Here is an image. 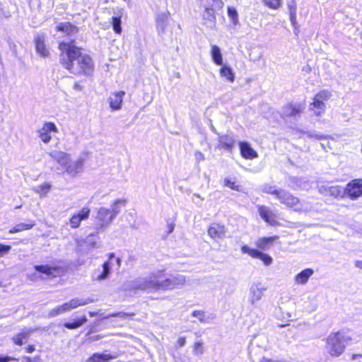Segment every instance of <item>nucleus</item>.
<instances>
[{"label": "nucleus", "instance_id": "1", "mask_svg": "<svg viewBox=\"0 0 362 362\" xmlns=\"http://www.w3.org/2000/svg\"><path fill=\"white\" fill-rule=\"evenodd\" d=\"M59 48L62 52L60 62L62 66L74 74L90 75L93 71L92 59L83 54L81 49L72 43L61 42Z\"/></svg>", "mask_w": 362, "mask_h": 362}, {"label": "nucleus", "instance_id": "2", "mask_svg": "<svg viewBox=\"0 0 362 362\" xmlns=\"http://www.w3.org/2000/svg\"><path fill=\"white\" fill-rule=\"evenodd\" d=\"M262 192L274 196V197L278 199L281 204H284L287 207L294 208L295 210L298 211L301 209L300 207L299 199L284 189L265 185L262 187Z\"/></svg>", "mask_w": 362, "mask_h": 362}, {"label": "nucleus", "instance_id": "3", "mask_svg": "<svg viewBox=\"0 0 362 362\" xmlns=\"http://www.w3.org/2000/svg\"><path fill=\"white\" fill-rule=\"evenodd\" d=\"M156 291L173 290L182 286L186 282L184 275L176 274L165 276L164 270L156 271Z\"/></svg>", "mask_w": 362, "mask_h": 362}, {"label": "nucleus", "instance_id": "4", "mask_svg": "<svg viewBox=\"0 0 362 362\" xmlns=\"http://www.w3.org/2000/svg\"><path fill=\"white\" fill-rule=\"evenodd\" d=\"M351 338L341 332H332L327 338L326 351L334 357L341 355Z\"/></svg>", "mask_w": 362, "mask_h": 362}, {"label": "nucleus", "instance_id": "5", "mask_svg": "<svg viewBox=\"0 0 362 362\" xmlns=\"http://www.w3.org/2000/svg\"><path fill=\"white\" fill-rule=\"evenodd\" d=\"M156 271L146 276H141L128 283L124 286L125 290L129 291H156Z\"/></svg>", "mask_w": 362, "mask_h": 362}, {"label": "nucleus", "instance_id": "6", "mask_svg": "<svg viewBox=\"0 0 362 362\" xmlns=\"http://www.w3.org/2000/svg\"><path fill=\"white\" fill-rule=\"evenodd\" d=\"M305 109V104L300 103H288L285 105L281 111V117L285 120L296 121Z\"/></svg>", "mask_w": 362, "mask_h": 362}, {"label": "nucleus", "instance_id": "7", "mask_svg": "<svg viewBox=\"0 0 362 362\" xmlns=\"http://www.w3.org/2000/svg\"><path fill=\"white\" fill-rule=\"evenodd\" d=\"M88 156V153L87 152H83L75 160H72L70 157L69 163L64 168V172L71 177H76L83 171L84 162Z\"/></svg>", "mask_w": 362, "mask_h": 362}, {"label": "nucleus", "instance_id": "8", "mask_svg": "<svg viewBox=\"0 0 362 362\" xmlns=\"http://www.w3.org/2000/svg\"><path fill=\"white\" fill-rule=\"evenodd\" d=\"M331 97V93L328 90H322L317 93L312 103L310 105V110H313L316 116H320L325 112L326 105L325 102L327 101Z\"/></svg>", "mask_w": 362, "mask_h": 362}, {"label": "nucleus", "instance_id": "9", "mask_svg": "<svg viewBox=\"0 0 362 362\" xmlns=\"http://www.w3.org/2000/svg\"><path fill=\"white\" fill-rule=\"evenodd\" d=\"M59 132L57 127L54 122H46L43 124L42 127L40 128L37 132L38 137L44 144H49L52 139V134L57 133Z\"/></svg>", "mask_w": 362, "mask_h": 362}, {"label": "nucleus", "instance_id": "10", "mask_svg": "<svg viewBox=\"0 0 362 362\" xmlns=\"http://www.w3.org/2000/svg\"><path fill=\"white\" fill-rule=\"evenodd\" d=\"M267 291V287L261 282L252 283L249 289V302L255 306L260 300Z\"/></svg>", "mask_w": 362, "mask_h": 362}, {"label": "nucleus", "instance_id": "11", "mask_svg": "<svg viewBox=\"0 0 362 362\" xmlns=\"http://www.w3.org/2000/svg\"><path fill=\"white\" fill-rule=\"evenodd\" d=\"M345 194L352 200L362 197V179H355L346 185Z\"/></svg>", "mask_w": 362, "mask_h": 362}, {"label": "nucleus", "instance_id": "12", "mask_svg": "<svg viewBox=\"0 0 362 362\" xmlns=\"http://www.w3.org/2000/svg\"><path fill=\"white\" fill-rule=\"evenodd\" d=\"M34 267L37 273H34L29 276L30 279L33 281L42 279V276L38 274L39 273L45 274L47 276H55L60 272V269L59 268L48 265H35Z\"/></svg>", "mask_w": 362, "mask_h": 362}, {"label": "nucleus", "instance_id": "13", "mask_svg": "<svg viewBox=\"0 0 362 362\" xmlns=\"http://www.w3.org/2000/svg\"><path fill=\"white\" fill-rule=\"evenodd\" d=\"M258 212L261 218L272 226L279 225L277 221V214L266 206H257Z\"/></svg>", "mask_w": 362, "mask_h": 362}, {"label": "nucleus", "instance_id": "14", "mask_svg": "<svg viewBox=\"0 0 362 362\" xmlns=\"http://www.w3.org/2000/svg\"><path fill=\"white\" fill-rule=\"evenodd\" d=\"M319 192L325 196L330 195L335 198L343 197L346 194L344 189L339 185H322L319 187Z\"/></svg>", "mask_w": 362, "mask_h": 362}, {"label": "nucleus", "instance_id": "15", "mask_svg": "<svg viewBox=\"0 0 362 362\" xmlns=\"http://www.w3.org/2000/svg\"><path fill=\"white\" fill-rule=\"evenodd\" d=\"M227 230L224 225L213 223L208 228L209 235L214 240L223 239L226 236Z\"/></svg>", "mask_w": 362, "mask_h": 362}, {"label": "nucleus", "instance_id": "16", "mask_svg": "<svg viewBox=\"0 0 362 362\" xmlns=\"http://www.w3.org/2000/svg\"><path fill=\"white\" fill-rule=\"evenodd\" d=\"M90 210L88 207L82 208L78 213L74 214L69 220V224L72 228L79 227L81 222L88 218Z\"/></svg>", "mask_w": 362, "mask_h": 362}, {"label": "nucleus", "instance_id": "17", "mask_svg": "<svg viewBox=\"0 0 362 362\" xmlns=\"http://www.w3.org/2000/svg\"><path fill=\"white\" fill-rule=\"evenodd\" d=\"M48 155L63 168L69 163L70 154L58 150H53L48 153Z\"/></svg>", "mask_w": 362, "mask_h": 362}, {"label": "nucleus", "instance_id": "18", "mask_svg": "<svg viewBox=\"0 0 362 362\" xmlns=\"http://www.w3.org/2000/svg\"><path fill=\"white\" fill-rule=\"evenodd\" d=\"M256 246L259 249H267L279 246V237H264L259 238L256 242Z\"/></svg>", "mask_w": 362, "mask_h": 362}, {"label": "nucleus", "instance_id": "19", "mask_svg": "<svg viewBox=\"0 0 362 362\" xmlns=\"http://www.w3.org/2000/svg\"><path fill=\"white\" fill-rule=\"evenodd\" d=\"M45 35L40 34H37L34 38L36 52L43 57H47L49 54V49L45 44Z\"/></svg>", "mask_w": 362, "mask_h": 362}, {"label": "nucleus", "instance_id": "20", "mask_svg": "<svg viewBox=\"0 0 362 362\" xmlns=\"http://www.w3.org/2000/svg\"><path fill=\"white\" fill-rule=\"evenodd\" d=\"M170 13L168 11L159 13L156 17V29L158 35L164 34L168 25Z\"/></svg>", "mask_w": 362, "mask_h": 362}, {"label": "nucleus", "instance_id": "21", "mask_svg": "<svg viewBox=\"0 0 362 362\" xmlns=\"http://www.w3.org/2000/svg\"><path fill=\"white\" fill-rule=\"evenodd\" d=\"M241 156L246 159H254L258 157L257 153L250 146L247 142L239 143Z\"/></svg>", "mask_w": 362, "mask_h": 362}, {"label": "nucleus", "instance_id": "22", "mask_svg": "<svg viewBox=\"0 0 362 362\" xmlns=\"http://www.w3.org/2000/svg\"><path fill=\"white\" fill-rule=\"evenodd\" d=\"M216 19L214 9L206 8L202 13L204 24L208 28H214L216 25Z\"/></svg>", "mask_w": 362, "mask_h": 362}, {"label": "nucleus", "instance_id": "23", "mask_svg": "<svg viewBox=\"0 0 362 362\" xmlns=\"http://www.w3.org/2000/svg\"><path fill=\"white\" fill-rule=\"evenodd\" d=\"M244 252H248V254L255 258L261 259L265 265H270L272 262V258L269 255L263 252V250H243Z\"/></svg>", "mask_w": 362, "mask_h": 362}, {"label": "nucleus", "instance_id": "24", "mask_svg": "<svg viewBox=\"0 0 362 362\" xmlns=\"http://www.w3.org/2000/svg\"><path fill=\"white\" fill-rule=\"evenodd\" d=\"M110 267L108 262H104L102 270L95 271L92 274V279L94 281H103L107 278L110 274Z\"/></svg>", "mask_w": 362, "mask_h": 362}, {"label": "nucleus", "instance_id": "25", "mask_svg": "<svg viewBox=\"0 0 362 362\" xmlns=\"http://www.w3.org/2000/svg\"><path fill=\"white\" fill-rule=\"evenodd\" d=\"M314 274V271L313 269L308 268L305 269H303L300 272H299L298 274L295 276V281L298 284H305L310 277Z\"/></svg>", "mask_w": 362, "mask_h": 362}, {"label": "nucleus", "instance_id": "26", "mask_svg": "<svg viewBox=\"0 0 362 362\" xmlns=\"http://www.w3.org/2000/svg\"><path fill=\"white\" fill-rule=\"evenodd\" d=\"M94 302V299L92 298H74L68 301L71 310L76 309L81 306L86 305L89 303Z\"/></svg>", "mask_w": 362, "mask_h": 362}, {"label": "nucleus", "instance_id": "27", "mask_svg": "<svg viewBox=\"0 0 362 362\" xmlns=\"http://www.w3.org/2000/svg\"><path fill=\"white\" fill-rule=\"evenodd\" d=\"M57 30L64 33L67 35H71L78 32L77 27L70 23H60L57 25Z\"/></svg>", "mask_w": 362, "mask_h": 362}, {"label": "nucleus", "instance_id": "28", "mask_svg": "<svg viewBox=\"0 0 362 362\" xmlns=\"http://www.w3.org/2000/svg\"><path fill=\"white\" fill-rule=\"evenodd\" d=\"M218 142L221 148L230 151L233 147L235 140L229 135H221L218 138Z\"/></svg>", "mask_w": 362, "mask_h": 362}, {"label": "nucleus", "instance_id": "29", "mask_svg": "<svg viewBox=\"0 0 362 362\" xmlns=\"http://www.w3.org/2000/svg\"><path fill=\"white\" fill-rule=\"evenodd\" d=\"M211 58L213 62L216 65H223V57L222 54L221 52L220 48L216 45H213L211 47Z\"/></svg>", "mask_w": 362, "mask_h": 362}, {"label": "nucleus", "instance_id": "30", "mask_svg": "<svg viewBox=\"0 0 362 362\" xmlns=\"http://www.w3.org/2000/svg\"><path fill=\"white\" fill-rule=\"evenodd\" d=\"M112 358L110 354H94L89 357L86 362H108Z\"/></svg>", "mask_w": 362, "mask_h": 362}, {"label": "nucleus", "instance_id": "31", "mask_svg": "<svg viewBox=\"0 0 362 362\" xmlns=\"http://www.w3.org/2000/svg\"><path fill=\"white\" fill-rule=\"evenodd\" d=\"M35 226V222L28 221L26 223H19L16 225L12 229L9 230L10 233H18L26 230L31 229Z\"/></svg>", "mask_w": 362, "mask_h": 362}, {"label": "nucleus", "instance_id": "32", "mask_svg": "<svg viewBox=\"0 0 362 362\" xmlns=\"http://www.w3.org/2000/svg\"><path fill=\"white\" fill-rule=\"evenodd\" d=\"M220 75L221 77L226 78L230 83H233L235 80V76L232 69L226 65L221 68Z\"/></svg>", "mask_w": 362, "mask_h": 362}, {"label": "nucleus", "instance_id": "33", "mask_svg": "<svg viewBox=\"0 0 362 362\" xmlns=\"http://www.w3.org/2000/svg\"><path fill=\"white\" fill-rule=\"evenodd\" d=\"M191 315L192 317L197 318L202 323H209L213 319V317L206 315L203 310H194Z\"/></svg>", "mask_w": 362, "mask_h": 362}, {"label": "nucleus", "instance_id": "34", "mask_svg": "<svg viewBox=\"0 0 362 362\" xmlns=\"http://www.w3.org/2000/svg\"><path fill=\"white\" fill-rule=\"evenodd\" d=\"M87 321V317L86 316H83L82 317L76 320L74 322H65L64 326L69 329H75L82 326Z\"/></svg>", "mask_w": 362, "mask_h": 362}, {"label": "nucleus", "instance_id": "35", "mask_svg": "<svg viewBox=\"0 0 362 362\" xmlns=\"http://www.w3.org/2000/svg\"><path fill=\"white\" fill-rule=\"evenodd\" d=\"M50 189V185L45 183L33 187V191L41 196H45Z\"/></svg>", "mask_w": 362, "mask_h": 362}, {"label": "nucleus", "instance_id": "36", "mask_svg": "<svg viewBox=\"0 0 362 362\" xmlns=\"http://www.w3.org/2000/svg\"><path fill=\"white\" fill-rule=\"evenodd\" d=\"M123 9H119L117 16H115V33L120 34L122 33L121 27V16L122 14Z\"/></svg>", "mask_w": 362, "mask_h": 362}, {"label": "nucleus", "instance_id": "37", "mask_svg": "<svg viewBox=\"0 0 362 362\" xmlns=\"http://www.w3.org/2000/svg\"><path fill=\"white\" fill-rule=\"evenodd\" d=\"M124 95V91H119L117 93L115 94V110L121 108L122 103V98Z\"/></svg>", "mask_w": 362, "mask_h": 362}, {"label": "nucleus", "instance_id": "38", "mask_svg": "<svg viewBox=\"0 0 362 362\" xmlns=\"http://www.w3.org/2000/svg\"><path fill=\"white\" fill-rule=\"evenodd\" d=\"M98 216L103 219V221H110L112 218V214L105 208H101L98 211Z\"/></svg>", "mask_w": 362, "mask_h": 362}, {"label": "nucleus", "instance_id": "39", "mask_svg": "<svg viewBox=\"0 0 362 362\" xmlns=\"http://www.w3.org/2000/svg\"><path fill=\"white\" fill-rule=\"evenodd\" d=\"M305 134L310 139H318V140L327 139L329 138V136L322 135L315 131L306 132H305Z\"/></svg>", "mask_w": 362, "mask_h": 362}, {"label": "nucleus", "instance_id": "40", "mask_svg": "<svg viewBox=\"0 0 362 362\" xmlns=\"http://www.w3.org/2000/svg\"><path fill=\"white\" fill-rule=\"evenodd\" d=\"M228 15L235 25L238 23V14L234 8L228 7Z\"/></svg>", "mask_w": 362, "mask_h": 362}, {"label": "nucleus", "instance_id": "41", "mask_svg": "<svg viewBox=\"0 0 362 362\" xmlns=\"http://www.w3.org/2000/svg\"><path fill=\"white\" fill-rule=\"evenodd\" d=\"M64 313V312L63 310V308H62V305H60L57 306V307L52 308V310H50L48 313V317H54L58 315H62Z\"/></svg>", "mask_w": 362, "mask_h": 362}, {"label": "nucleus", "instance_id": "42", "mask_svg": "<svg viewBox=\"0 0 362 362\" xmlns=\"http://www.w3.org/2000/svg\"><path fill=\"white\" fill-rule=\"evenodd\" d=\"M264 4L268 7L277 9L280 7L281 0H263Z\"/></svg>", "mask_w": 362, "mask_h": 362}, {"label": "nucleus", "instance_id": "43", "mask_svg": "<svg viewBox=\"0 0 362 362\" xmlns=\"http://www.w3.org/2000/svg\"><path fill=\"white\" fill-rule=\"evenodd\" d=\"M193 352L196 356H201L204 354L203 343L202 341H197L194 343Z\"/></svg>", "mask_w": 362, "mask_h": 362}, {"label": "nucleus", "instance_id": "44", "mask_svg": "<svg viewBox=\"0 0 362 362\" xmlns=\"http://www.w3.org/2000/svg\"><path fill=\"white\" fill-rule=\"evenodd\" d=\"M134 314L133 313H124V312H119L115 313V323L116 322V319H122L127 320L130 319Z\"/></svg>", "mask_w": 362, "mask_h": 362}, {"label": "nucleus", "instance_id": "45", "mask_svg": "<svg viewBox=\"0 0 362 362\" xmlns=\"http://www.w3.org/2000/svg\"><path fill=\"white\" fill-rule=\"evenodd\" d=\"M127 200L125 199H117L115 201V215L119 212L122 208L126 206Z\"/></svg>", "mask_w": 362, "mask_h": 362}, {"label": "nucleus", "instance_id": "46", "mask_svg": "<svg viewBox=\"0 0 362 362\" xmlns=\"http://www.w3.org/2000/svg\"><path fill=\"white\" fill-rule=\"evenodd\" d=\"M224 185L228 187L233 190L240 191L241 187L238 185H236L235 182H232L228 178H225L223 181Z\"/></svg>", "mask_w": 362, "mask_h": 362}, {"label": "nucleus", "instance_id": "47", "mask_svg": "<svg viewBox=\"0 0 362 362\" xmlns=\"http://www.w3.org/2000/svg\"><path fill=\"white\" fill-rule=\"evenodd\" d=\"M13 342L17 345H22L23 344V339H22V334H16L13 337Z\"/></svg>", "mask_w": 362, "mask_h": 362}, {"label": "nucleus", "instance_id": "48", "mask_svg": "<svg viewBox=\"0 0 362 362\" xmlns=\"http://www.w3.org/2000/svg\"><path fill=\"white\" fill-rule=\"evenodd\" d=\"M186 344V338L185 337H180L176 344V348H181Z\"/></svg>", "mask_w": 362, "mask_h": 362}, {"label": "nucleus", "instance_id": "49", "mask_svg": "<svg viewBox=\"0 0 362 362\" xmlns=\"http://www.w3.org/2000/svg\"><path fill=\"white\" fill-rule=\"evenodd\" d=\"M194 157L196 160L199 163L205 159L204 154L200 151H196L194 153Z\"/></svg>", "mask_w": 362, "mask_h": 362}, {"label": "nucleus", "instance_id": "50", "mask_svg": "<svg viewBox=\"0 0 362 362\" xmlns=\"http://www.w3.org/2000/svg\"><path fill=\"white\" fill-rule=\"evenodd\" d=\"M214 6L219 9H221L223 7V2L222 0H212Z\"/></svg>", "mask_w": 362, "mask_h": 362}, {"label": "nucleus", "instance_id": "51", "mask_svg": "<svg viewBox=\"0 0 362 362\" xmlns=\"http://www.w3.org/2000/svg\"><path fill=\"white\" fill-rule=\"evenodd\" d=\"M39 357H35L33 359L28 356H24L23 358V362H39Z\"/></svg>", "mask_w": 362, "mask_h": 362}, {"label": "nucleus", "instance_id": "52", "mask_svg": "<svg viewBox=\"0 0 362 362\" xmlns=\"http://www.w3.org/2000/svg\"><path fill=\"white\" fill-rule=\"evenodd\" d=\"M290 21L293 26L297 23L296 22V13H295L294 11H291V14H290Z\"/></svg>", "mask_w": 362, "mask_h": 362}, {"label": "nucleus", "instance_id": "53", "mask_svg": "<svg viewBox=\"0 0 362 362\" xmlns=\"http://www.w3.org/2000/svg\"><path fill=\"white\" fill-rule=\"evenodd\" d=\"M30 332H31L30 329H26V330H24L22 332L19 333V334H22V339L23 340V339H26L29 337Z\"/></svg>", "mask_w": 362, "mask_h": 362}, {"label": "nucleus", "instance_id": "54", "mask_svg": "<svg viewBox=\"0 0 362 362\" xmlns=\"http://www.w3.org/2000/svg\"><path fill=\"white\" fill-rule=\"evenodd\" d=\"M61 305L63 308L64 313L72 310L68 302H66Z\"/></svg>", "mask_w": 362, "mask_h": 362}, {"label": "nucleus", "instance_id": "55", "mask_svg": "<svg viewBox=\"0 0 362 362\" xmlns=\"http://www.w3.org/2000/svg\"><path fill=\"white\" fill-rule=\"evenodd\" d=\"M61 305L63 308L64 313L72 310L68 302H66Z\"/></svg>", "mask_w": 362, "mask_h": 362}, {"label": "nucleus", "instance_id": "56", "mask_svg": "<svg viewBox=\"0 0 362 362\" xmlns=\"http://www.w3.org/2000/svg\"><path fill=\"white\" fill-rule=\"evenodd\" d=\"M14 358L10 357V356H0V362H9Z\"/></svg>", "mask_w": 362, "mask_h": 362}, {"label": "nucleus", "instance_id": "57", "mask_svg": "<svg viewBox=\"0 0 362 362\" xmlns=\"http://www.w3.org/2000/svg\"><path fill=\"white\" fill-rule=\"evenodd\" d=\"M175 228V225L173 223H169L168 224V233H171Z\"/></svg>", "mask_w": 362, "mask_h": 362}, {"label": "nucleus", "instance_id": "58", "mask_svg": "<svg viewBox=\"0 0 362 362\" xmlns=\"http://www.w3.org/2000/svg\"><path fill=\"white\" fill-rule=\"evenodd\" d=\"M355 267L362 269V261L357 260L355 262Z\"/></svg>", "mask_w": 362, "mask_h": 362}, {"label": "nucleus", "instance_id": "59", "mask_svg": "<svg viewBox=\"0 0 362 362\" xmlns=\"http://www.w3.org/2000/svg\"><path fill=\"white\" fill-rule=\"evenodd\" d=\"M288 8H289V13L291 14V11H294L295 13H296V7L295 5H291V4H289L288 5Z\"/></svg>", "mask_w": 362, "mask_h": 362}, {"label": "nucleus", "instance_id": "60", "mask_svg": "<svg viewBox=\"0 0 362 362\" xmlns=\"http://www.w3.org/2000/svg\"><path fill=\"white\" fill-rule=\"evenodd\" d=\"M35 350V348L32 345H29L27 348H26V351L28 353H32Z\"/></svg>", "mask_w": 362, "mask_h": 362}, {"label": "nucleus", "instance_id": "61", "mask_svg": "<svg viewBox=\"0 0 362 362\" xmlns=\"http://www.w3.org/2000/svg\"><path fill=\"white\" fill-rule=\"evenodd\" d=\"M194 198L200 199H202V200L203 199H202V198H201V196H200L199 194H194L192 195V200H193V202H195L196 204H197V202H195Z\"/></svg>", "mask_w": 362, "mask_h": 362}, {"label": "nucleus", "instance_id": "62", "mask_svg": "<svg viewBox=\"0 0 362 362\" xmlns=\"http://www.w3.org/2000/svg\"><path fill=\"white\" fill-rule=\"evenodd\" d=\"M0 249H11V247L9 245L0 244Z\"/></svg>", "mask_w": 362, "mask_h": 362}, {"label": "nucleus", "instance_id": "63", "mask_svg": "<svg viewBox=\"0 0 362 362\" xmlns=\"http://www.w3.org/2000/svg\"><path fill=\"white\" fill-rule=\"evenodd\" d=\"M359 357H362V355H361V354H354L352 356V359L355 360V359H356V358H358Z\"/></svg>", "mask_w": 362, "mask_h": 362}, {"label": "nucleus", "instance_id": "64", "mask_svg": "<svg viewBox=\"0 0 362 362\" xmlns=\"http://www.w3.org/2000/svg\"><path fill=\"white\" fill-rule=\"evenodd\" d=\"M262 362H276V361H272V360H270V359H267V358H264L262 359Z\"/></svg>", "mask_w": 362, "mask_h": 362}]
</instances>
